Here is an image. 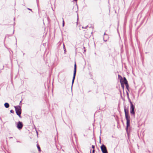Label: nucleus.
<instances>
[{"label":"nucleus","mask_w":153,"mask_h":153,"mask_svg":"<svg viewBox=\"0 0 153 153\" xmlns=\"http://www.w3.org/2000/svg\"><path fill=\"white\" fill-rule=\"evenodd\" d=\"M4 105L5 107L6 108H8L9 107V105L8 103H5Z\"/></svg>","instance_id":"obj_9"},{"label":"nucleus","mask_w":153,"mask_h":153,"mask_svg":"<svg viewBox=\"0 0 153 153\" xmlns=\"http://www.w3.org/2000/svg\"><path fill=\"white\" fill-rule=\"evenodd\" d=\"M23 127V124L22 122L19 121L17 124V127L18 129L20 130Z\"/></svg>","instance_id":"obj_7"},{"label":"nucleus","mask_w":153,"mask_h":153,"mask_svg":"<svg viewBox=\"0 0 153 153\" xmlns=\"http://www.w3.org/2000/svg\"><path fill=\"white\" fill-rule=\"evenodd\" d=\"M90 153H91V152H90Z\"/></svg>","instance_id":"obj_20"},{"label":"nucleus","mask_w":153,"mask_h":153,"mask_svg":"<svg viewBox=\"0 0 153 153\" xmlns=\"http://www.w3.org/2000/svg\"><path fill=\"white\" fill-rule=\"evenodd\" d=\"M130 103L131 104V108H130V113L131 114H134L135 113L134 112V106L133 105L132 102L130 100H129Z\"/></svg>","instance_id":"obj_3"},{"label":"nucleus","mask_w":153,"mask_h":153,"mask_svg":"<svg viewBox=\"0 0 153 153\" xmlns=\"http://www.w3.org/2000/svg\"><path fill=\"white\" fill-rule=\"evenodd\" d=\"M125 85H126V88L127 89H128V83H127V84H125Z\"/></svg>","instance_id":"obj_13"},{"label":"nucleus","mask_w":153,"mask_h":153,"mask_svg":"<svg viewBox=\"0 0 153 153\" xmlns=\"http://www.w3.org/2000/svg\"><path fill=\"white\" fill-rule=\"evenodd\" d=\"M74 0V1H77V0Z\"/></svg>","instance_id":"obj_18"},{"label":"nucleus","mask_w":153,"mask_h":153,"mask_svg":"<svg viewBox=\"0 0 153 153\" xmlns=\"http://www.w3.org/2000/svg\"><path fill=\"white\" fill-rule=\"evenodd\" d=\"M37 148H38V149L39 150V152H40L41 151V149H40V147L38 145H37Z\"/></svg>","instance_id":"obj_11"},{"label":"nucleus","mask_w":153,"mask_h":153,"mask_svg":"<svg viewBox=\"0 0 153 153\" xmlns=\"http://www.w3.org/2000/svg\"><path fill=\"white\" fill-rule=\"evenodd\" d=\"M94 147H95L94 146V145H92V148L93 149H94Z\"/></svg>","instance_id":"obj_16"},{"label":"nucleus","mask_w":153,"mask_h":153,"mask_svg":"<svg viewBox=\"0 0 153 153\" xmlns=\"http://www.w3.org/2000/svg\"><path fill=\"white\" fill-rule=\"evenodd\" d=\"M84 31H85V36L86 37H87L88 35H89V33H91V32H89L87 29H86V30H84Z\"/></svg>","instance_id":"obj_8"},{"label":"nucleus","mask_w":153,"mask_h":153,"mask_svg":"<svg viewBox=\"0 0 153 153\" xmlns=\"http://www.w3.org/2000/svg\"><path fill=\"white\" fill-rule=\"evenodd\" d=\"M94 149H93L92 151V153H94Z\"/></svg>","instance_id":"obj_17"},{"label":"nucleus","mask_w":153,"mask_h":153,"mask_svg":"<svg viewBox=\"0 0 153 153\" xmlns=\"http://www.w3.org/2000/svg\"><path fill=\"white\" fill-rule=\"evenodd\" d=\"M125 117L126 120V126L127 128L130 125V117L129 116L128 114H125Z\"/></svg>","instance_id":"obj_2"},{"label":"nucleus","mask_w":153,"mask_h":153,"mask_svg":"<svg viewBox=\"0 0 153 153\" xmlns=\"http://www.w3.org/2000/svg\"><path fill=\"white\" fill-rule=\"evenodd\" d=\"M10 112L11 113H14V111L13 110H11L10 111Z\"/></svg>","instance_id":"obj_15"},{"label":"nucleus","mask_w":153,"mask_h":153,"mask_svg":"<svg viewBox=\"0 0 153 153\" xmlns=\"http://www.w3.org/2000/svg\"><path fill=\"white\" fill-rule=\"evenodd\" d=\"M16 112L19 117H21V110L20 107L19 106H15Z\"/></svg>","instance_id":"obj_1"},{"label":"nucleus","mask_w":153,"mask_h":153,"mask_svg":"<svg viewBox=\"0 0 153 153\" xmlns=\"http://www.w3.org/2000/svg\"><path fill=\"white\" fill-rule=\"evenodd\" d=\"M124 111H125V114H128V111L127 112L126 111V109H124Z\"/></svg>","instance_id":"obj_12"},{"label":"nucleus","mask_w":153,"mask_h":153,"mask_svg":"<svg viewBox=\"0 0 153 153\" xmlns=\"http://www.w3.org/2000/svg\"><path fill=\"white\" fill-rule=\"evenodd\" d=\"M118 76L119 79H120V81L121 80L123 79V78L121 76H120V75H118Z\"/></svg>","instance_id":"obj_10"},{"label":"nucleus","mask_w":153,"mask_h":153,"mask_svg":"<svg viewBox=\"0 0 153 153\" xmlns=\"http://www.w3.org/2000/svg\"><path fill=\"white\" fill-rule=\"evenodd\" d=\"M62 22H63V25H62V26L63 27H64V21L63 20V21H62Z\"/></svg>","instance_id":"obj_14"},{"label":"nucleus","mask_w":153,"mask_h":153,"mask_svg":"<svg viewBox=\"0 0 153 153\" xmlns=\"http://www.w3.org/2000/svg\"><path fill=\"white\" fill-rule=\"evenodd\" d=\"M120 83L121 84L122 86L124 88V85L123 84H127L128 83L125 77H124L123 78V79L122 80H121L120 81Z\"/></svg>","instance_id":"obj_6"},{"label":"nucleus","mask_w":153,"mask_h":153,"mask_svg":"<svg viewBox=\"0 0 153 153\" xmlns=\"http://www.w3.org/2000/svg\"><path fill=\"white\" fill-rule=\"evenodd\" d=\"M29 10H30V9H29Z\"/></svg>","instance_id":"obj_19"},{"label":"nucleus","mask_w":153,"mask_h":153,"mask_svg":"<svg viewBox=\"0 0 153 153\" xmlns=\"http://www.w3.org/2000/svg\"><path fill=\"white\" fill-rule=\"evenodd\" d=\"M76 63H75L74 66V74L73 76V79L72 81V85L73 84L74 80L75 78V77L76 76Z\"/></svg>","instance_id":"obj_4"},{"label":"nucleus","mask_w":153,"mask_h":153,"mask_svg":"<svg viewBox=\"0 0 153 153\" xmlns=\"http://www.w3.org/2000/svg\"><path fill=\"white\" fill-rule=\"evenodd\" d=\"M100 148L103 153H108L106 148L104 145H102Z\"/></svg>","instance_id":"obj_5"}]
</instances>
